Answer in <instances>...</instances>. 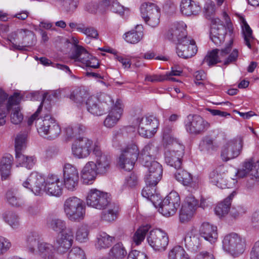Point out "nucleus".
Instances as JSON below:
<instances>
[{
  "label": "nucleus",
  "mask_w": 259,
  "mask_h": 259,
  "mask_svg": "<svg viewBox=\"0 0 259 259\" xmlns=\"http://www.w3.org/2000/svg\"><path fill=\"white\" fill-rule=\"evenodd\" d=\"M139 180L138 176L135 173H131L125 178L123 189L134 188L139 184Z\"/></svg>",
  "instance_id": "6e6d98bb"
},
{
  "label": "nucleus",
  "mask_w": 259,
  "mask_h": 259,
  "mask_svg": "<svg viewBox=\"0 0 259 259\" xmlns=\"http://www.w3.org/2000/svg\"><path fill=\"white\" fill-rule=\"evenodd\" d=\"M89 234L88 228H78L76 231V239L80 242H86L88 240Z\"/></svg>",
  "instance_id": "e2e57ef3"
},
{
  "label": "nucleus",
  "mask_w": 259,
  "mask_h": 259,
  "mask_svg": "<svg viewBox=\"0 0 259 259\" xmlns=\"http://www.w3.org/2000/svg\"><path fill=\"white\" fill-rule=\"evenodd\" d=\"M73 44L75 49L72 52L70 58L75 62H79L86 67L98 68L99 66L98 60L89 54L82 47L77 45L78 41L73 38Z\"/></svg>",
  "instance_id": "6e6552de"
},
{
  "label": "nucleus",
  "mask_w": 259,
  "mask_h": 259,
  "mask_svg": "<svg viewBox=\"0 0 259 259\" xmlns=\"http://www.w3.org/2000/svg\"><path fill=\"white\" fill-rule=\"evenodd\" d=\"M141 14L142 18L147 24L152 27H155L159 23L160 12L159 8L152 3H144L142 4Z\"/></svg>",
  "instance_id": "f8f14e48"
},
{
  "label": "nucleus",
  "mask_w": 259,
  "mask_h": 259,
  "mask_svg": "<svg viewBox=\"0 0 259 259\" xmlns=\"http://www.w3.org/2000/svg\"><path fill=\"white\" fill-rule=\"evenodd\" d=\"M211 22L210 38L216 46H220L225 41V36L227 33L226 28L219 18H212Z\"/></svg>",
  "instance_id": "4be33fe9"
},
{
  "label": "nucleus",
  "mask_w": 259,
  "mask_h": 259,
  "mask_svg": "<svg viewBox=\"0 0 259 259\" xmlns=\"http://www.w3.org/2000/svg\"><path fill=\"white\" fill-rule=\"evenodd\" d=\"M240 21L245 44L248 48L251 49L252 45L255 40L254 38L252 36V30L243 17H240Z\"/></svg>",
  "instance_id": "58836bf2"
},
{
  "label": "nucleus",
  "mask_w": 259,
  "mask_h": 259,
  "mask_svg": "<svg viewBox=\"0 0 259 259\" xmlns=\"http://www.w3.org/2000/svg\"><path fill=\"white\" fill-rule=\"evenodd\" d=\"M197 52V48L195 41L190 37L183 39L177 44V53L178 55L184 59L194 56Z\"/></svg>",
  "instance_id": "a878e982"
},
{
  "label": "nucleus",
  "mask_w": 259,
  "mask_h": 259,
  "mask_svg": "<svg viewBox=\"0 0 259 259\" xmlns=\"http://www.w3.org/2000/svg\"><path fill=\"white\" fill-rule=\"evenodd\" d=\"M42 96V100L38 107L36 111L32 115L31 117H30L27 121V123L28 125H31L33 121L35 120L36 121L37 119L39 118H38V115L40 112L42 105H45L46 104H48V102L49 101H51L53 98H55L57 97V92L55 91H51L50 92L47 93H40L38 92H35L31 93V97L30 98L31 100H38V97L41 98Z\"/></svg>",
  "instance_id": "bb28decb"
},
{
  "label": "nucleus",
  "mask_w": 259,
  "mask_h": 259,
  "mask_svg": "<svg viewBox=\"0 0 259 259\" xmlns=\"http://www.w3.org/2000/svg\"><path fill=\"white\" fill-rule=\"evenodd\" d=\"M7 202L12 206L21 207L23 205V201L19 197L18 190L16 188L9 189L6 194Z\"/></svg>",
  "instance_id": "a19ab883"
},
{
  "label": "nucleus",
  "mask_w": 259,
  "mask_h": 259,
  "mask_svg": "<svg viewBox=\"0 0 259 259\" xmlns=\"http://www.w3.org/2000/svg\"><path fill=\"white\" fill-rule=\"evenodd\" d=\"M148 228H138L134 231L131 236V242L133 246H139L144 241L148 235Z\"/></svg>",
  "instance_id": "37998d69"
},
{
  "label": "nucleus",
  "mask_w": 259,
  "mask_h": 259,
  "mask_svg": "<svg viewBox=\"0 0 259 259\" xmlns=\"http://www.w3.org/2000/svg\"><path fill=\"white\" fill-rule=\"evenodd\" d=\"M16 158L19 164L28 169H31L34 165L36 160L33 156L25 155L22 153H18L16 155Z\"/></svg>",
  "instance_id": "3c124183"
},
{
  "label": "nucleus",
  "mask_w": 259,
  "mask_h": 259,
  "mask_svg": "<svg viewBox=\"0 0 259 259\" xmlns=\"http://www.w3.org/2000/svg\"><path fill=\"white\" fill-rule=\"evenodd\" d=\"M213 140L209 137H205L200 142L199 148L202 151H208L214 148Z\"/></svg>",
  "instance_id": "680f3d73"
},
{
  "label": "nucleus",
  "mask_w": 259,
  "mask_h": 259,
  "mask_svg": "<svg viewBox=\"0 0 259 259\" xmlns=\"http://www.w3.org/2000/svg\"><path fill=\"white\" fill-rule=\"evenodd\" d=\"M118 215V209L114 207L113 208H109L107 210L102 211L101 220L99 225H104V222L111 223L115 221Z\"/></svg>",
  "instance_id": "49530a36"
},
{
  "label": "nucleus",
  "mask_w": 259,
  "mask_h": 259,
  "mask_svg": "<svg viewBox=\"0 0 259 259\" xmlns=\"http://www.w3.org/2000/svg\"><path fill=\"white\" fill-rule=\"evenodd\" d=\"M138 133L141 136L146 138H152L156 133L159 126L158 120L152 116H145L138 118Z\"/></svg>",
  "instance_id": "a211bd4d"
},
{
  "label": "nucleus",
  "mask_w": 259,
  "mask_h": 259,
  "mask_svg": "<svg viewBox=\"0 0 259 259\" xmlns=\"http://www.w3.org/2000/svg\"><path fill=\"white\" fill-rule=\"evenodd\" d=\"M94 162L89 161L81 171V178L85 184H91L95 180L98 172L95 167Z\"/></svg>",
  "instance_id": "c9c22d12"
},
{
  "label": "nucleus",
  "mask_w": 259,
  "mask_h": 259,
  "mask_svg": "<svg viewBox=\"0 0 259 259\" xmlns=\"http://www.w3.org/2000/svg\"><path fill=\"white\" fill-rule=\"evenodd\" d=\"M64 210L70 220L79 221L84 218L85 207L83 200L77 197L73 196L68 198L65 201Z\"/></svg>",
  "instance_id": "39448f33"
},
{
  "label": "nucleus",
  "mask_w": 259,
  "mask_h": 259,
  "mask_svg": "<svg viewBox=\"0 0 259 259\" xmlns=\"http://www.w3.org/2000/svg\"><path fill=\"white\" fill-rule=\"evenodd\" d=\"M70 99L79 105L85 102L88 111L97 116L102 115L113 103L111 98L108 95L101 94L99 98L94 96H89L85 90L80 88L72 92Z\"/></svg>",
  "instance_id": "f257e3e1"
},
{
  "label": "nucleus",
  "mask_w": 259,
  "mask_h": 259,
  "mask_svg": "<svg viewBox=\"0 0 259 259\" xmlns=\"http://www.w3.org/2000/svg\"><path fill=\"white\" fill-rule=\"evenodd\" d=\"M62 183L58 176L49 175L46 178L45 192L50 195L58 197L62 194Z\"/></svg>",
  "instance_id": "cd10ccee"
},
{
  "label": "nucleus",
  "mask_w": 259,
  "mask_h": 259,
  "mask_svg": "<svg viewBox=\"0 0 259 259\" xmlns=\"http://www.w3.org/2000/svg\"><path fill=\"white\" fill-rule=\"evenodd\" d=\"M110 201L109 195L96 189H91L88 193L86 202L88 206L98 209L105 208Z\"/></svg>",
  "instance_id": "2eb2a0df"
},
{
  "label": "nucleus",
  "mask_w": 259,
  "mask_h": 259,
  "mask_svg": "<svg viewBox=\"0 0 259 259\" xmlns=\"http://www.w3.org/2000/svg\"><path fill=\"white\" fill-rule=\"evenodd\" d=\"M209 178L212 184L221 189L232 188L237 182V181L234 179H231L230 181H228V182H226L223 174H221L218 169L213 170L210 172Z\"/></svg>",
  "instance_id": "c756f323"
},
{
  "label": "nucleus",
  "mask_w": 259,
  "mask_h": 259,
  "mask_svg": "<svg viewBox=\"0 0 259 259\" xmlns=\"http://www.w3.org/2000/svg\"><path fill=\"white\" fill-rule=\"evenodd\" d=\"M26 246L32 253L37 251L44 259L54 258V246L49 243L39 241V236L36 233H31L27 237Z\"/></svg>",
  "instance_id": "7ed1b4c3"
},
{
  "label": "nucleus",
  "mask_w": 259,
  "mask_h": 259,
  "mask_svg": "<svg viewBox=\"0 0 259 259\" xmlns=\"http://www.w3.org/2000/svg\"><path fill=\"white\" fill-rule=\"evenodd\" d=\"M3 221L11 226L19 225V218L15 212L9 210L2 214Z\"/></svg>",
  "instance_id": "864d4df0"
},
{
  "label": "nucleus",
  "mask_w": 259,
  "mask_h": 259,
  "mask_svg": "<svg viewBox=\"0 0 259 259\" xmlns=\"http://www.w3.org/2000/svg\"><path fill=\"white\" fill-rule=\"evenodd\" d=\"M23 116L19 107L15 108L11 115V122L15 124L20 123L23 120Z\"/></svg>",
  "instance_id": "0e129e2a"
},
{
  "label": "nucleus",
  "mask_w": 259,
  "mask_h": 259,
  "mask_svg": "<svg viewBox=\"0 0 259 259\" xmlns=\"http://www.w3.org/2000/svg\"><path fill=\"white\" fill-rule=\"evenodd\" d=\"M121 153L137 161L140 158V151L137 144L135 142L128 143L126 147L121 149Z\"/></svg>",
  "instance_id": "c03bdc74"
},
{
  "label": "nucleus",
  "mask_w": 259,
  "mask_h": 259,
  "mask_svg": "<svg viewBox=\"0 0 259 259\" xmlns=\"http://www.w3.org/2000/svg\"><path fill=\"white\" fill-rule=\"evenodd\" d=\"M143 36V32L142 30H132L124 34V39L128 43L135 44L139 42Z\"/></svg>",
  "instance_id": "603ef678"
},
{
  "label": "nucleus",
  "mask_w": 259,
  "mask_h": 259,
  "mask_svg": "<svg viewBox=\"0 0 259 259\" xmlns=\"http://www.w3.org/2000/svg\"><path fill=\"white\" fill-rule=\"evenodd\" d=\"M168 259H190L185 250L181 246L178 245L170 249L168 254Z\"/></svg>",
  "instance_id": "8fccbe9b"
},
{
  "label": "nucleus",
  "mask_w": 259,
  "mask_h": 259,
  "mask_svg": "<svg viewBox=\"0 0 259 259\" xmlns=\"http://www.w3.org/2000/svg\"><path fill=\"white\" fill-rule=\"evenodd\" d=\"M46 178L36 171L32 172L22 185L27 189H30L35 195H40L45 191Z\"/></svg>",
  "instance_id": "4468645a"
},
{
  "label": "nucleus",
  "mask_w": 259,
  "mask_h": 259,
  "mask_svg": "<svg viewBox=\"0 0 259 259\" xmlns=\"http://www.w3.org/2000/svg\"><path fill=\"white\" fill-rule=\"evenodd\" d=\"M196 232L195 229H192L186 234L184 238V241L186 246L190 247L192 246H198V243H197L198 238L197 236Z\"/></svg>",
  "instance_id": "5fc2aeb1"
},
{
  "label": "nucleus",
  "mask_w": 259,
  "mask_h": 259,
  "mask_svg": "<svg viewBox=\"0 0 259 259\" xmlns=\"http://www.w3.org/2000/svg\"><path fill=\"white\" fill-rule=\"evenodd\" d=\"M222 243L224 250L235 257L243 253L246 247L245 239L236 233L226 235Z\"/></svg>",
  "instance_id": "423d86ee"
},
{
  "label": "nucleus",
  "mask_w": 259,
  "mask_h": 259,
  "mask_svg": "<svg viewBox=\"0 0 259 259\" xmlns=\"http://www.w3.org/2000/svg\"><path fill=\"white\" fill-rule=\"evenodd\" d=\"M67 259H85L84 251L78 247H73L68 253Z\"/></svg>",
  "instance_id": "052dcab7"
},
{
  "label": "nucleus",
  "mask_w": 259,
  "mask_h": 259,
  "mask_svg": "<svg viewBox=\"0 0 259 259\" xmlns=\"http://www.w3.org/2000/svg\"><path fill=\"white\" fill-rule=\"evenodd\" d=\"M57 250L59 253H66L73 242V233L70 228H64L59 232L56 238Z\"/></svg>",
  "instance_id": "412c9836"
},
{
  "label": "nucleus",
  "mask_w": 259,
  "mask_h": 259,
  "mask_svg": "<svg viewBox=\"0 0 259 259\" xmlns=\"http://www.w3.org/2000/svg\"><path fill=\"white\" fill-rule=\"evenodd\" d=\"M28 131H24L19 132L16 136L15 139L16 155L21 153V152L26 148L28 142Z\"/></svg>",
  "instance_id": "79ce46f5"
},
{
  "label": "nucleus",
  "mask_w": 259,
  "mask_h": 259,
  "mask_svg": "<svg viewBox=\"0 0 259 259\" xmlns=\"http://www.w3.org/2000/svg\"><path fill=\"white\" fill-rule=\"evenodd\" d=\"M243 141L241 138H237L227 141L223 146L221 157L223 160L227 161L238 156L242 150Z\"/></svg>",
  "instance_id": "6ab92c4d"
},
{
  "label": "nucleus",
  "mask_w": 259,
  "mask_h": 259,
  "mask_svg": "<svg viewBox=\"0 0 259 259\" xmlns=\"http://www.w3.org/2000/svg\"><path fill=\"white\" fill-rule=\"evenodd\" d=\"M115 240L114 236L105 232H100L96 236L95 247L97 250H105L110 247Z\"/></svg>",
  "instance_id": "473e14b6"
},
{
  "label": "nucleus",
  "mask_w": 259,
  "mask_h": 259,
  "mask_svg": "<svg viewBox=\"0 0 259 259\" xmlns=\"http://www.w3.org/2000/svg\"><path fill=\"white\" fill-rule=\"evenodd\" d=\"M159 149L153 142H149L140 152V160L144 165H148L156 158Z\"/></svg>",
  "instance_id": "c85d7f7f"
},
{
  "label": "nucleus",
  "mask_w": 259,
  "mask_h": 259,
  "mask_svg": "<svg viewBox=\"0 0 259 259\" xmlns=\"http://www.w3.org/2000/svg\"><path fill=\"white\" fill-rule=\"evenodd\" d=\"M79 180L77 168L70 163L64 164L63 167V182L64 187L70 191L76 190L78 186Z\"/></svg>",
  "instance_id": "ddd939ff"
},
{
  "label": "nucleus",
  "mask_w": 259,
  "mask_h": 259,
  "mask_svg": "<svg viewBox=\"0 0 259 259\" xmlns=\"http://www.w3.org/2000/svg\"><path fill=\"white\" fill-rule=\"evenodd\" d=\"M93 154L95 155V167L98 174L105 175L108 172L111 167V157L103 153L99 146H95Z\"/></svg>",
  "instance_id": "aec40b11"
},
{
  "label": "nucleus",
  "mask_w": 259,
  "mask_h": 259,
  "mask_svg": "<svg viewBox=\"0 0 259 259\" xmlns=\"http://www.w3.org/2000/svg\"><path fill=\"white\" fill-rule=\"evenodd\" d=\"M247 175H250L256 179H259V164H254L250 161L245 162L242 168L238 170L236 177L243 178Z\"/></svg>",
  "instance_id": "f704fd0d"
},
{
  "label": "nucleus",
  "mask_w": 259,
  "mask_h": 259,
  "mask_svg": "<svg viewBox=\"0 0 259 259\" xmlns=\"http://www.w3.org/2000/svg\"><path fill=\"white\" fill-rule=\"evenodd\" d=\"M236 194V192L233 191L228 197L217 205L214 209L215 213L217 215L221 218L228 214L230 210L231 201Z\"/></svg>",
  "instance_id": "4c0bfd02"
},
{
  "label": "nucleus",
  "mask_w": 259,
  "mask_h": 259,
  "mask_svg": "<svg viewBox=\"0 0 259 259\" xmlns=\"http://www.w3.org/2000/svg\"><path fill=\"white\" fill-rule=\"evenodd\" d=\"M184 154V147L178 142L165 145L164 159L165 163L175 168H180Z\"/></svg>",
  "instance_id": "0eeeda50"
},
{
  "label": "nucleus",
  "mask_w": 259,
  "mask_h": 259,
  "mask_svg": "<svg viewBox=\"0 0 259 259\" xmlns=\"http://www.w3.org/2000/svg\"><path fill=\"white\" fill-rule=\"evenodd\" d=\"M177 170L175 173L176 179L184 186H187L196 189L198 186V182L196 179H193L192 175L187 171L177 168Z\"/></svg>",
  "instance_id": "2f4dec72"
},
{
  "label": "nucleus",
  "mask_w": 259,
  "mask_h": 259,
  "mask_svg": "<svg viewBox=\"0 0 259 259\" xmlns=\"http://www.w3.org/2000/svg\"><path fill=\"white\" fill-rule=\"evenodd\" d=\"M180 205V198L175 191L171 192L161 202L159 211L163 215L170 217L174 215Z\"/></svg>",
  "instance_id": "dca6fc26"
},
{
  "label": "nucleus",
  "mask_w": 259,
  "mask_h": 259,
  "mask_svg": "<svg viewBox=\"0 0 259 259\" xmlns=\"http://www.w3.org/2000/svg\"><path fill=\"white\" fill-rule=\"evenodd\" d=\"M99 146L97 143L87 137H79L72 145V153L78 159L88 157L91 152L94 151L95 146Z\"/></svg>",
  "instance_id": "9d476101"
},
{
  "label": "nucleus",
  "mask_w": 259,
  "mask_h": 259,
  "mask_svg": "<svg viewBox=\"0 0 259 259\" xmlns=\"http://www.w3.org/2000/svg\"><path fill=\"white\" fill-rule=\"evenodd\" d=\"M123 112V105L121 100H117L104 121V125L107 128L115 126L120 120Z\"/></svg>",
  "instance_id": "393cba45"
},
{
  "label": "nucleus",
  "mask_w": 259,
  "mask_h": 259,
  "mask_svg": "<svg viewBox=\"0 0 259 259\" xmlns=\"http://www.w3.org/2000/svg\"><path fill=\"white\" fill-rule=\"evenodd\" d=\"M136 161L122 153L119 156L117 161L118 166L120 168L126 171L132 170Z\"/></svg>",
  "instance_id": "09e8293b"
},
{
  "label": "nucleus",
  "mask_w": 259,
  "mask_h": 259,
  "mask_svg": "<svg viewBox=\"0 0 259 259\" xmlns=\"http://www.w3.org/2000/svg\"><path fill=\"white\" fill-rule=\"evenodd\" d=\"M163 142L166 145L172 144L174 142H178L172 136V126L165 125L162 131Z\"/></svg>",
  "instance_id": "13d9d810"
},
{
  "label": "nucleus",
  "mask_w": 259,
  "mask_h": 259,
  "mask_svg": "<svg viewBox=\"0 0 259 259\" xmlns=\"http://www.w3.org/2000/svg\"><path fill=\"white\" fill-rule=\"evenodd\" d=\"M111 9L114 13H117L121 16L123 15L125 11H128L127 8H125L117 1L112 2Z\"/></svg>",
  "instance_id": "338daca9"
},
{
  "label": "nucleus",
  "mask_w": 259,
  "mask_h": 259,
  "mask_svg": "<svg viewBox=\"0 0 259 259\" xmlns=\"http://www.w3.org/2000/svg\"><path fill=\"white\" fill-rule=\"evenodd\" d=\"M182 14L187 16H197L201 12V7L198 2L193 0H182L180 4Z\"/></svg>",
  "instance_id": "7c9ffc66"
},
{
  "label": "nucleus",
  "mask_w": 259,
  "mask_h": 259,
  "mask_svg": "<svg viewBox=\"0 0 259 259\" xmlns=\"http://www.w3.org/2000/svg\"><path fill=\"white\" fill-rule=\"evenodd\" d=\"M36 127L41 136L47 137L50 140L57 138L61 133V128L58 123L48 115L37 119Z\"/></svg>",
  "instance_id": "20e7f679"
},
{
  "label": "nucleus",
  "mask_w": 259,
  "mask_h": 259,
  "mask_svg": "<svg viewBox=\"0 0 259 259\" xmlns=\"http://www.w3.org/2000/svg\"><path fill=\"white\" fill-rule=\"evenodd\" d=\"M147 240L150 246L156 251H164L169 242L167 232L159 228H156L149 232Z\"/></svg>",
  "instance_id": "9b49d317"
},
{
  "label": "nucleus",
  "mask_w": 259,
  "mask_h": 259,
  "mask_svg": "<svg viewBox=\"0 0 259 259\" xmlns=\"http://www.w3.org/2000/svg\"><path fill=\"white\" fill-rule=\"evenodd\" d=\"M198 201L197 200L195 199L192 194H189L186 197L182 207L195 212L198 206Z\"/></svg>",
  "instance_id": "4d7b16f0"
},
{
  "label": "nucleus",
  "mask_w": 259,
  "mask_h": 259,
  "mask_svg": "<svg viewBox=\"0 0 259 259\" xmlns=\"http://www.w3.org/2000/svg\"><path fill=\"white\" fill-rule=\"evenodd\" d=\"M199 235L211 243L215 242L218 238L217 228H200Z\"/></svg>",
  "instance_id": "a18cd8bd"
},
{
  "label": "nucleus",
  "mask_w": 259,
  "mask_h": 259,
  "mask_svg": "<svg viewBox=\"0 0 259 259\" xmlns=\"http://www.w3.org/2000/svg\"><path fill=\"white\" fill-rule=\"evenodd\" d=\"M12 244L10 241L7 238L0 236V255L7 252L11 247Z\"/></svg>",
  "instance_id": "69168bd1"
},
{
  "label": "nucleus",
  "mask_w": 259,
  "mask_h": 259,
  "mask_svg": "<svg viewBox=\"0 0 259 259\" xmlns=\"http://www.w3.org/2000/svg\"><path fill=\"white\" fill-rule=\"evenodd\" d=\"M210 124L202 117L197 115H189L185 120L186 131L191 134H200L205 131Z\"/></svg>",
  "instance_id": "f3484780"
},
{
  "label": "nucleus",
  "mask_w": 259,
  "mask_h": 259,
  "mask_svg": "<svg viewBox=\"0 0 259 259\" xmlns=\"http://www.w3.org/2000/svg\"><path fill=\"white\" fill-rule=\"evenodd\" d=\"M186 28V25L183 22L174 23L165 33V37L178 44L187 37Z\"/></svg>",
  "instance_id": "5701e85b"
},
{
  "label": "nucleus",
  "mask_w": 259,
  "mask_h": 259,
  "mask_svg": "<svg viewBox=\"0 0 259 259\" xmlns=\"http://www.w3.org/2000/svg\"><path fill=\"white\" fill-rule=\"evenodd\" d=\"M10 38L13 47L15 49L23 50L25 47L33 44L35 37L32 31L27 29H19L11 34Z\"/></svg>",
  "instance_id": "1a4fd4ad"
},
{
  "label": "nucleus",
  "mask_w": 259,
  "mask_h": 259,
  "mask_svg": "<svg viewBox=\"0 0 259 259\" xmlns=\"http://www.w3.org/2000/svg\"><path fill=\"white\" fill-rule=\"evenodd\" d=\"M67 11H73L78 5V0H58Z\"/></svg>",
  "instance_id": "774afa93"
},
{
  "label": "nucleus",
  "mask_w": 259,
  "mask_h": 259,
  "mask_svg": "<svg viewBox=\"0 0 259 259\" xmlns=\"http://www.w3.org/2000/svg\"><path fill=\"white\" fill-rule=\"evenodd\" d=\"M8 97V95L0 89V107L5 106L8 110H9L12 106L18 104L21 100L20 94L18 93H14L7 101Z\"/></svg>",
  "instance_id": "e433bc0d"
},
{
  "label": "nucleus",
  "mask_w": 259,
  "mask_h": 259,
  "mask_svg": "<svg viewBox=\"0 0 259 259\" xmlns=\"http://www.w3.org/2000/svg\"><path fill=\"white\" fill-rule=\"evenodd\" d=\"M148 168L145 176L146 184L156 186L160 181L162 176L161 165L156 161H152L148 165H144Z\"/></svg>",
  "instance_id": "b1692460"
},
{
  "label": "nucleus",
  "mask_w": 259,
  "mask_h": 259,
  "mask_svg": "<svg viewBox=\"0 0 259 259\" xmlns=\"http://www.w3.org/2000/svg\"><path fill=\"white\" fill-rule=\"evenodd\" d=\"M109 259H124L127 255L125 247L121 242L115 244L108 252Z\"/></svg>",
  "instance_id": "ea45409f"
},
{
  "label": "nucleus",
  "mask_w": 259,
  "mask_h": 259,
  "mask_svg": "<svg viewBox=\"0 0 259 259\" xmlns=\"http://www.w3.org/2000/svg\"><path fill=\"white\" fill-rule=\"evenodd\" d=\"M86 131L84 125L81 124L69 125L64 128V132L68 138H71L84 133Z\"/></svg>",
  "instance_id": "de8ad7c7"
},
{
  "label": "nucleus",
  "mask_w": 259,
  "mask_h": 259,
  "mask_svg": "<svg viewBox=\"0 0 259 259\" xmlns=\"http://www.w3.org/2000/svg\"><path fill=\"white\" fill-rule=\"evenodd\" d=\"M194 212V211L182 207L179 214L180 221L182 223H188L192 219Z\"/></svg>",
  "instance_id": "bf43d9fd"
},
{
  "label": "nucleus",
  "mask_w": 259,
  "mask_h": 259,
  "mask_svg": "<svg viewBox=\"0 0 259 259\" xmlns=\"http://www.w3.org/2000/svg\"><path fill=\"white\" fill-rule=\"evenodd\" d=\"M238 56V50L232 49V41H231L221 50L215 49L208 52L203 59L202 64L206 63L208 66L213 65L221 62L222 59L225 58L224 64L228 65L236 62Z\"/></svg>",
  "instance_id": "f03ea898"
},
{
  "label": "nucleus",
  "mask_w": 259,
  "mask_h": 259,
  "mask_svg": "<svg viewBox=\"0 0 259 259\" xmlns=\"http://www.w3.org/2000/svg\"><path fill=\"white\" fill-rule=\"evenodd\" d=\"M13 161V156L10 154H6L2 157L0 160V173L2 180L10 178Z\"/></svg>",
  "instance_id": "72a5a7b5"
}]
</instances>
